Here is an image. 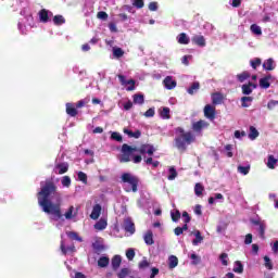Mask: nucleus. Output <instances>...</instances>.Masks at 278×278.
<instances>
[{"mask_svg":"<svg viewBox=\"0 0 278 278\" xmlns=\"http://www.w3.org/2000/svg\"><path fill=\"white\" fill-rule=\"evenodd\" d=\"M58 187L52 180H47L46 185L41 187V190L37 193L38 205L42 208L45 214H51L60 220L62 218V204L60 202L52 203L49 199L50 194H55Z\"/></svg>","mask_w":278,"mask_h":278,"instance_id":"nucleus-1","label":"nucleus"},{"mask_svg":"<svg viewBox=\"0 0 278 278\" xmlns=\"http://www.w3.org/2000/svg\"><path fill=\"white\" fill-rule=\"evenodd\" d=\"M122 154L119 156L121 164H126L127 162H134V164H140L142 162L141 155H153L155 153V148L152 144L146 143L138 147H131L127 143L122 146ZM134 153H140L141 155H135Z\"/></svg>","mask_w":278,"mask_h":278,"instance_id":"nucleus-2","label":"nucleus"},{"mask_svg":"<svg viewBox=\"0 0 278 278\" xmlns=\"http://www.w3.org/2000/svg\"><path fill=\"white\" fill-rule=\"evenodd\" d=\"M175 134L177 135L174 139L175 147L180 153H186L188 146L197 142L194 134L192 131H186L182 127L175 128Z\"/></svg>","mask_w":278,"mask_h":278,"instance_id":"nucleus-3","label":"nucleus"},{"mask_svg":"<svg viewBox=\"0 0 278 278\" xmlns=\"http://www.w3.org/2000/svg\"><path fill=\"white\" fill-rule=\"evenodd\" d=\"M123 184H128V186L124 189L125 192H138V184H140V178L131 175L130 173H124L122 175Z\"/></svg>","mask_w":278,"mask_h":278,"instance_id":"nucleus-4","label":"nucleus"},{"mask_svg":"<svg viewBox=\"0 0 278 278\" xmlns=\"http://www.w3.org/2000/svg\"><path fill=\"white\" fill-rule=\"evenodd\" d=\"M251 225H254V227H258L257 231L260 235V238L264 240L266 238V222L260 219V218H251L250 219Z\"/></svg>","mask_w":278,"mask_h":278,"instance_id":"nucleus-5","label":"nucleus"},{"mask_svg":"<svg viewBox=\"0 0 278 278\" xmlns=\"http://www.w3.org/2000/svg\"><path fill=\"white\" fill-rule=\"evenodd\" d=\"M117 77L122 86H127L126 87L127 92H134V90H136V80L134 79L127 80V78L123 74H118Z\"/></svg>","mask_w":278,"mask_h":278,"instance_id":"nucleus-6","label":"nucleus"},{"mask_svg":"<svg viewBox=\"0 0 278 278\" xmlns=\"http://www.w3.org/2000/svg\"><path fill=\"white\" fill-rule=\"evenodd\" d=\"M210 127V123L200 119L195 123L192 124L191 129L195 132V134H201L203 131V129H207Z\"/></svg>","mask_w":278,"mask_h":278,"instance_id":"nucleus-7","label":"nucleus"},{"mask_svg":"<svg viewBox=\"0 0 278 278\" xmlns=\"http://www.w3.org/2000/svg\"><path fill=\"white\" fill-rule=\"evenodd\" d=\"M204 116L210 121H214L216 118V108L212 106V104H206L204 106Z\"/></svg>","mask_w":278,"mask_h":278,"instance_id":"nucleus-8","label":"nucleus"},{"mask_svg":"<svg viewBox=\"0 0 278 278\" xmlns=\"http://www.w3.org/2000/svg\"><path fill=\"white\" fill-rule=\"evenodd\" d=\"M54 170L56 175H64L65 173H68V163L63 162V163L56 164L54 166Z\"/></svg>","mask_w":278,"mask_h":278,"instance_id":"nucleus-9","label":"nucleus"},{"mask_svg":"<svg viewBox=\"0 0 278 278\" xmlns=\"http://www.w3.org/2000/svg\"><path fill=\"white\" fill-rule=\"evenodd\" d=\"M124 229L127 233H136V224L131 219H125Z\"/></svg>","mask_w":278,"mask_h":278,"instance_id":"nucleus-10","label":"nucleus"},{"mask_svg":"<svg viewBox=\"0 0 278 278\" xmlns=\"http://www.w3.org/2000/svg\"><path fill=\"white\" fill-rule=\"evenodd\" d=\"M270 79H273V75H270V74L261 78L258 81L260 87L264 88V90H268V88H270Z\"/></svg>","mask_w":278,"mask_h":278,"instance_id":"nucleus-11","label":"nucleus"},{"mask_svg":"<svg viewBox=\"0 0 278 278\" xmlns=\"http://www.w3.org/2000/svg\"><path fill=\"white\" fill-rule=\"evenodd\" d=\"M121 264H123V258L121 257V255H115L112 257L111 266L114 271L121 268Z\"/></svg>","mask_w":278,"mask_h":278,"instance_id":"nucleus-12","label":"nucleus"},{"mask_svg":"<svg viewBox=\"0 0 278 278\" xmlns=\"http://www.w3.org/2000/svg\"><path fill=\"white\" fill-rule=\"evenodd\" d=\"M193 45H197L198 47H205L206 42H205V37H203V35H194L191 38Z\"/></svg>","mask_w":278,"mask_h":278,"instance_id":"nucleus-13","label":"nucleus"},{"mask_svg":"<svg viewBox=\"0 0 278 278\" xmlns=\"http://www.w3.org/2000/svg\"><path fill=\"white\" fill-rule=\"evenodd\" d=\"M276 66L277 65L275 64V60H273V58L265 60L263 63L264 71H275Z\"/></svg>","mask_w":278,"mask_h":278,"instance_id":"nucleus-14","label":"nucleus"},{"mask_svg":"<svg viewBox=\"0 0 278 278\" xmlns=\"http://www.w3.org/2000/svg\"><path fill=\"white\" fill-rule=\"evenodd\" d=\"M163 84L167 90H173V88H176L177 81L173 80V77L167 76L163 80Z\"/></svg>","mask_w":278,"mask_h":278,"instance_id":"nucleus-15","label":"nucleus"},{"mask_svg":"<svg viewBox=\"0 0 278 278\" xmlns=\"http://www.w3.org/2000/svg\"><path fill=\"white\" fill-rule=\"evenodd\" d=\"M99 216H101V204H96L90 214V218L92 220H98Z\"/></svg>","mask_w":278,"mask_h":278,"instance_id":"nucleus-16","label":"nucleus"},{"mask_svg":"<svg viewBox=\"0 0 278 278\" xmlns=\"http://www.w3.org/2000/svg\"><path fill=\"white\" fill-rule=\"evenodd\" d=\"M224 97H223V93L220 92H215L212 94V103L213 105H220L224 101Z\"/></svg>","mask_w":278,"mask_h":278,"instance_id":"nucleus-17","label":"nucleus"},{"mask_svg":"<svg viewBox=\"0 0 278 278\" xmlns=\"http://www.w3.org/2000/svg\"><path fill=\"white\" fill-rule=\"evenodd\" d=\"M143 240H144L146 244H148V247L155 244V240H153V231L148 230L146 232V235L143 236Z\"/></svg>","mask_w":278,"mask_h":278,"instance_id":"nucleus-18","label":"nucleus"},{"mask_svg":"<svg viewBox=\"0 0 278 278\" xmlns=\"http://www.w3.org/2000/svg\"><path fill=\"white\" fill-rule=\"evenodd\" d=\"M277 162L278 160L275 159V155L269 154L266 163L267 168H269L270 170H275V166L277 165Z\"/></svg>","mask_w":278,"mask_h":278,"instance_id":"nucleus-19","label":"nucleus"},{"mask_svg":"<svg viewBox=\"0 0 278 278\" xmlns=\"http://www.w3.org/2000/svg\"><path fill=\"white\" fill-rule=\"evenodd\" d=\"M177 41L179 45H190V37L186 33H180L177 36Z\"/></svg>","mask_w":278,"mask_h":278,"instance_id":"nucleus-20","label":"nucleus"},{"mask_svg":"<svg viewBox=\"0 0 278 278\" xmlns=\"http://www.w3.org/2000/svg\"><path fill=\"white\" fill-rule=\"evenodd\" d=\"M178 265H179V258H177V256H175V255H170L168 257V268H169V270H173V268H177Z\"/></svg>","mask_w":278,"mask_h":278,"instance_id":"nucleus-21","label":"nucleus"},{"mask_svg":"<svg viewBox=\"0 0 278 278\" xmlns=\"http://www.w3.org/2000/svg\"><path fill=\"white\" fill-rule=\"evenodd\" d=\"M61 251L64 255H66L67 253H75L76 251L75 244H72L66 248V245L64 244V241H61Z\"/></svg>","mask_w":278,"mask_h":278,"instance_id":"nucleus-22","label":"nucleus"},{"mask_svg":"<svg viewBox=\"0 0 278 278\" xmlns=\"http://www.w3.org/2000/svg\"><path fill=\"white\" fill-rule=\"evenodd\" d=\"M40 23H49V11L47 9H41L39 11Z\"/></svg>","mask_w":278,"mask_h":278,"instance_id":"nucleus-23","label":"nucleus"},{"mask_svg":"<svg viewBox=\"0 0 278 278\" xmlns=\"http://www.w3.org/2000/svg\"><path fill=\"white\" fill-rule=\"evenodd\" d=\"M66 114H68V116L72 117L77 116L78 112L75 105H73V103H66Z\"/></svg>","mask_w":278,"mask_h":278,"instance_id":"nucleus-24","label":"nucleus"},{"mask_svg":"<svg viewBox=\"0 0 278 278\" xmlns=\"http://www.w3.org/2000/svg\"><path fill=\"white\" fill-rule=\"evenodd\" d=\"M98 266L100 268H108V266H110V257L108 256H101L99 260H98Z\"/></svg>","mask_w":278,"mask_h":278,"instance_id":"nucleus-25","label":"nucleus"},{"mask_svg":"<svg viewBox=\"0 0 278 278\" xmlns=\"http://www.w3.org/2000/svg\"><path fill=\"white\" fill-rule=\"evenodd\" d=\"M124 134H126L127 136H129V138H140V136H142V132L140 130H136V131H131L127 128H124Z\"/></svg>","mask_w":278,"mask_h":278,"instance_id":"nucleus-26","label":"nucleus"},{"mask_svg":"<svg viewBox=\"0 0 278 278\" xmlns=\"http://www.w3.org/2000/svg\"><path fill=\"white\" fill-rule=\"evenodd\" d=\"M200 88H201V84L199 81H194L188 88L187 92L188 94H194V92H197Z\"/></svg>","mask_w":278,"mask_h":278,"instance_id":"nucleus-27","label":"nucleus"},{"mask_svg":"<svg viewBox=\"0 0 278 278\" xmlns=\"http://www.w3.org/2000/svg\"><path fill=\"white\" fill-rule=\"evenodd\" d=\"M232 270L233 273H238V275H242V273H244V265H242V262L236 261Z\"/></svg>","mask_w":278,"mask_h":278,"instance_id":"nucleus-28","label":"nucleus"},{"mask_svg":"<svg viewBox=\"0 0 278 278\" xmlns=\"http://www.w3.org/2000/svg\"><path fill=\"white\" fill-rule=\"evenodd\" d=\"M160 115L164 121L170 119V109L168 106L163 108Z\"/></svg>","mask_w":278,"mask_h":278,"instance_id":"nucleus-29","label":"nucleus"},{"mask_svg":"<svg viewBox=\"0 0 278 278\" xmlns=\"http://www.w3.org/2000/svg\"><path fill=\"white\" fill-rule=\"evenodd\" d=\"M251 77V74L249 72H242L241 74L237 75V79L238 81H240V84H244V81H247V79H249Z\"/></svg>","mask_w":278,"mask_h":278,"instance_id":"nucleus-30","label":"nucleus"},{"mask_svg":"<svg viewBox=\"0 0 278 278\" xmlns=\"http://www.w3.org/2000/svg\"><path fill=\"white\" fill-rule=\"evenodd\" d=\"M108 227V220L105 219H100L96 225L94 229H98V231H103Z\"/></svg>","mask_w":278,"mask_h":278,"instance_id":"nucleus-31","label":"nucleus"},{"mask_svg":"<svg viewBox=\"0 0 278 278\" xmlns=\"http://www.w3.org/2000/svg\"><path fill=\"white\" fill-rule=\"evenodd\" d=\"M75 212V206H70L67 212L64 214L66 220H71L74 216H77V211Z\"/></svg>","mask_w":278,"mask_h":278,"instance_id":"nucleus-32","label":"nucleus"},{"mask_svg":"<svg viewBox=\"0 0 278 278\" xmlns=\"http://www.w3.org/2000/svg\"><path fill=\"white\" fill-rule=\"evenodd\" d=\"M129 275H131V270L127 267L122 268L118 273H117V277L118 278H127L129 277Z\"/></svg>","mask_w":278,"mask_h":278,"instance_id":"nucleus-33","label":"nucleus"},{"mask_svg":"<svg viewBox=\"0 0 278 278\" xmlns=\"http://www.w3.org/2000/svg\"><path fill=\"white\" fill-rule=\"evenodd\" d=\"M250 66H252V68L254 71H257L258 66H262V59L255 58V59L251 60L250 61Z\"/></svg>","mask_w":278,"mask_h":278,"instance_id":"nucleus-34","label":"nucleus"},{"mask_svg":"<svg viewBox=\"0 0 278 278\" xmlns=\"http://www.w3.org/2000/svg\"><path fill=\"white\" fill-rule=\"evenodd\" d=\"M258 136H260V131H257V128H255V126H251L250 134H249L250 140H255Z\"/></svg>","mask_w":278,"mask_h":278,"instance_id":"nucleus-35","label":"nucleus"},{"mask_svg":"<svg viewBox=\"0 0 278 278\" xmlns=\"http://www.w3.org/2000/svg\"><path fill=\"white\" fill-rule=\"evenodd\" d=\"M237 170L241 175H249V173L251 172V165H247V166L239 165L237 167Z\"/></svg>","mask_w":278,"mask_h":278,"instance_id":"nucleus-36","label":"nucleus"},{"mask_svg":"<svg viewBox=\"0 0 278 278\" xmlns=\"http://www.w3.org/2000/svg\"><path fill=\"white\" fill-rule=\"evenodd\" d=\"M251 86H252L251 83L242 85L241 87L242 94H247V96L251 94L253 92V88H251Z\"/></svg>","mask_w":278,"mask_h":278,"instance_id":"nucleus-37","label":"nucleus"},{"mask_svg":"<svg viewBox=\"0 0 278 278\" xmlns=\"http://www.w3.org/2000/svg\"><path fill=\"white\" fill-rule=\"evenodd\" d=\"M203 190H205V188L203 187V185H201V182H197L194 186V193L197 197H201V194H203Z\"/></svg>","mask_w":278,"mask_h":278,"instance_id":"nucleus-38","label":"nucleus"},{"mask_svg":"<svg viewBox=\"0 0 278 278\" xmlns=\"http://www.w3.org/2000/svg\"><path fill=\"white\" fill-rule=\"evenodd\" d=\"M67 237L71 239V240H76L77 242H83L84 239H81V237H79V235L75 231H70L67 232Z\"/></svg>","mask_w":278,"mask_h":278,"instance_id":"nucleus-39","label":"nucleus"},{"mask_svg":"<svg viewBox=\"0 0 278 278\" xmlns=\"http://www.w3.org/2000/svg\"><path fill=\"white\" fill-rule=\"evenodd\" d=\"M252 102H253V97H242L241 98L242 108H249L251 105L249 103H252Z\"/></svg>","mask_w":278,"mask_h":278,"instance_id":"nucleus-40","label":"nucleus"},{"mask_svg":"<svg viewBox=\"0 0 278 278\" xmlns=\"http://www.w3.org/2000/svg\"><path fill=\"white\" fill-rule=\"evenodd\" d=\"M113 55L118 60L125 55V51L122 48H113Z\"/></svg>","mask_w":278,"mask_h":278,"instance_id":"nucleus-41","label":"nucleus"},{"mask_svg":"<svg viewBox=\"0 0 278 278\" xmlns=\"http://www.w3.org/2000/svg\"><path fill=\"white\" fill-rule=\"evenodd\" d=\"M194 236H195V239H193L192 244L197 247V244H200V242H203V236H201V231L199 230L195 231Z\"/></svg>","mask_w":278,"mask_h":278,"instance_id":"nucleus-42","label":"nucleus"},{"mask_svg":"<svg viewBox=\"0 0 278 278\" xmlns=\"http://www.w3.org/2000/svg\"><path fill=\"white\" fill-rule=\"evenodd\" d=\"M134 103H138V105H142L144 103V96L140 93H136L134 96Z\"/></svg>","mask_w":278,"mask_h":278,"instance_id":"nucleus-43","label":"nucleus"},{"mask_svg":"<svg viewBox=\"0 0 278 278\" xmlns=\"http://www.w3.org/2000/svg\"><path fill=\"white\" fill-rule=\"evenodd\" d=\"M184 231H188V225L187 224H185L182 227H176L174 229L175 236H181L184 233Z\"/></svg>","mask_w":278,"mask_h":278,"instance_id":"nucleus-44","label":"nucleus"},{"mask_svg":"<svg viewBox=\"0 0 278 278\" xmlns=\"http://www.w3.org/2000/svg\"><path fill=\"white\" fill-rule=\"evenodd\" d=\"M250 29L252 34H255L256 36H262V27H260L257 24H252Z\"/></svg>","mask_w":278,"mask_h":278,"instance_id":"nucleus-45","label":"nucleus"},{"mask_svg":"<svg viewBox=\"0 0 278 278\" xmlns=\"http://www.w3.org/2000/svg\"><path fill=\"white\" fill-rule=\"evenodd\" d=\"M53 23L54 25H64V23H66V20L62 15H55L53 17Z\"/></svg>","mask_w":278,"mask_h":278,"instance_id":"nucleus-46","label":"nucleus"},{"mask_svg":"<svg viewBox=\"0 0 278 278\" xmlns=\"http://www.w3.org/2000/svg\"><path fill=\"white\" fill-rule=\"evenodd\" d=\"M173 223H179V218H181V212L179 210H176V212L170 213Z\"/></svg>","mask_w":278,"mask_h":278,"instance_id":"nucleus-47","label":"nucleus"},{"mask_svg":"<svg viewBox=\"0 0 278 278\" xmlns=\"http://www.w3.org/2000/svg\"><path fill=\"white\" fill-rule=\"evenodd\" d=\"M176 178H177V169H175V167H169V175L167 179L169 181H173Z\"/></svg>","mask_w":278,"mask_h":278,"instance_id":"nucleus-48","label":"nucleus"},{"mask_svg":"<svg viewBox=\"0 0 278 278\" xmlns=\"http://www.w3.org/2000/svg\"><path fill=\"white\" fill-rule=\"evenodd\" d=\"M264 266L267 268V270H273V261H270V257L264 256Z\"/></svg>","mask_w":278,"mask_h":278,"instance_id":"nucleus-49","label":"nucleus"},{"mask_svg":"<svg viewBox=\"0 0 278 278\" xmlns=\"http://www.w3.org/2000/svg\"><path fill=\"white\" fill-rule=\"evenodd\" d=\"M61 184L64 188H71V177L64 176L61 180Z\"/></svg>","mask_w":278,"mask_h":278,"instance_id":"nucleus-50","label":"nucleus"},{"mask_svg":"<svg viewBox=\"0 0 278 278\" xmlns=\"http://www.w3.org/2000/svg\"><path fill=\"white\" fill-rule=\"evenodd\" d=\"M126 257L129 262H131L134 257H136V251L134 249H128L126 251Z\"/></svg>","mask_w":278,"mask_h":278,"instance_id":"nucleus-51","label":"nucleus"},{"mask_svg":"<svg viewBox=\"0 0 278 278\" xmlns=\"http://www.w3.org/2000/svg\"><path fill=\"white\" fill-rule=\"evenodd\" d=\"M78 180L83 184H88V175L84 172H78Z\"/></svg>","mask_w":278,"mask_h":278,"instance_id":"nucleus-52","label":"nucleus"},{"mask_svg":"<svg viewBox=\"0 0 278 278\" xmlns=\"http://www.w3.org/2000/svg\"><path fill=\"white\" fill-rule=\"evenodd\" d=\"M225 151L227 152L226 155L227 157H233V146L232 144H226L225 146Z\"/></svg>","mask_w":278,"mask_h":278,"instance_id":"nucleus-53","label":"nucleus"},{"mask_svg":"<svg viewBox=\"0 0 278 278\" xmlns=\"http://www.w3.org/2000/svg\"><path fill=\"white\" fill-rule=\"evenodd\" d=\"M191 260H192L193 266L201 264V256L197 255L195 253L191 254Z\"/></svg>","mask_w":278,"mask_h":278,"instance_id":"nucleus-54","label":"nucleus"},{"mask_svg":"<svg viewBox=\"0 0 278 278\" xmlns=\"http://www.w3.org/2000/svg\"><path fill=\"white\" fill-rule=\"evenodd\" d=\"M227 257H229V255L227 253H222L219 255V260H220L223 266H228L229 265V262L227 261Z\"/></svg>","mask_w":278,"mask_h":278,"instance_id":"nucleus-55","label":"nucleus"},{"mask_svg":"<svg viewBox=\"0 0 278 278\" xmlns=\"http://www.w3.org/2000/svg\"><path fill=\"white\" fill-rule=\"evenodd\" d=\"M132 5L138 10H142L144 8V0H135Z\"/></svg>","mask_w":278,"mask_h":278,"instance_id":"nucleus-56","label":"nucleus"},{"mask_svg":"<svg viewBox=\"0 0 278 278\" xmlns=\"http://www.w3.org/2000/svg\"><path fill=\"white\" fill-rule=\"evenodd\" d=\"M111 138L116 142H123V136H121L118 132H112Z\"/></svg>","mask_w":278,"mask_h":278,"instance_id":"nucleus-57","label":"nucleus"},{"mask_svg":"<svg viewBox=\"0 0 278 278\" xmlns=\"http://www.w3.org/2000/svg\"><path fill=\"white\" fill-rule=\"evenodd\" d=\"M182 218H184L185 225H188V223H190V220H192V217H190V214H188L187 211L182 212Z\"/></svg>","mask_w":278,"mask_h":278,"instance_id":"nucleus-58","label":"nucleus"},{"mask_svg":"<svg viewBox=\"0 0 278 278\" xmlns=\"http://www.w3.org/2000/svg\"><path fill=\"white\" fill-rule=\"evenodd\" d=\"M149 266H151V263H149V261H147V258H143L139 263V268H141V269L149 268Z\"/></svg>","mask_w":278,"mask_h":278,"instance_id":"nucleus-59","label":"nucleus"},{"mask_svg":"<svg viewBox=\"0 0 278 278\" xmlns=\"http://www.w3.org/2000/svg\"><path fill=\"white\" fill-rule=\"evenodd\" d=\"M97 18H100V21H108V13L104 11H100L97 14Z\"/></svg>","mask_w":278,"mask_h":278,"instance_id":"nucleus-60","label":"nucleus"},{"mask_svg":"<svg viewBox=\"0 0 278 278\" xmlns=\"http://www.w3.org/2000/svg\"><path fill=\"white\" fill-rule=\"evenodd\" d=\"M144 116L146 118H153V116H155V109H149L146 111Z\"/></svg>","mask_w":278,"mask_h":278,"instance_id":"nucleus-61","label":"nucleus"},{"mask_svg":"<svg viewBox=\"0 0 278 278\" xmlns=\"http://www.w3.org/2000/svg\"><path fill=\"white\" fill-rule=\"evenodd\" d=\"M149 10L150 12H157V2H150Z\"/></svg>","mask_w":278,"mask_h":278,"instance_id":"nucleus-62","label":"nucleus"},{"mask_svg":"<svg viewBox=\"0 0 278 278\" xmlns=\"http://www.w3.org/2000/svg\"><path fill=\"white\" fill-rule=\"evenodd\" d=\"M253 242V235L248 233L244 239V244H251Z\"/></svg>","mask_w":278,"mask_h":278,"instance_id":"nucleus-63","label":"nucleus"},{"mask_svg":"<svg viewBox=\"0 0 278 278\" xmlns=\"http://www.w3.org/2000/svg\"><path fill=\"white\" fill-rule=\"evenodd\" d=\"M194 214H197V216H202L203 211L201 210V204L195 205Z\"/></svg>","mask_w":278,"mask_h":278,"instance_id":"nucleus-64","label":"nucleus"}]
</instances>
